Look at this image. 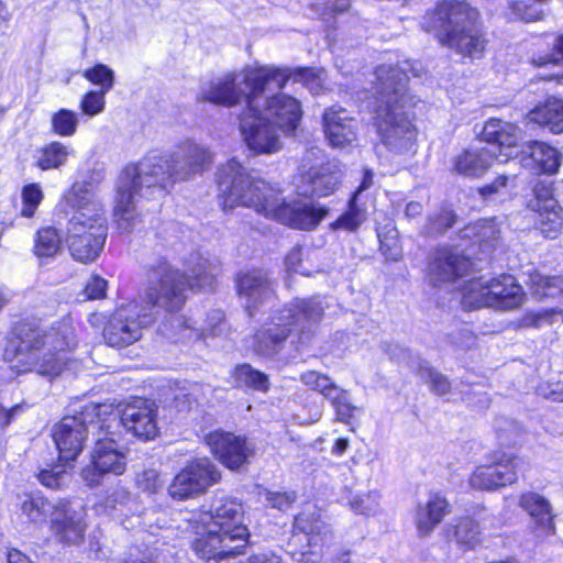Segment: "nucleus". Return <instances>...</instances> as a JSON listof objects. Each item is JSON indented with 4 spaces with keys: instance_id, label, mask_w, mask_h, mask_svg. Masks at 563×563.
<instances>
[{
    "instance_id": "obj_12",
    "label": "nucleus",
    "mask_w": 563,
    "mask_h": 563,
    "mask_svg": "<svg viewBox=\"0 0 563 563\" xmlns=\"http://www.w3.org/2000/svg\"><path fill=\"white\" fill-rule=\"evenodd\" d=\"M245 80L252 89L251 107L256 104L266 86L285 87L289 80L300 82L313 95L323 90L324 70L307 67H277L273 65L245 67Z\"/></svg>"
},
{
    "instance_id": "obj_18",
    "label": "nucleus",
    "mask_w": 563,
    "mask_h": 563,
    "mask_svg": "<svg viewBox=\"0 0 563 563\" xmlns=\"http://www.w3.org/2000/svg\"><path fill=\"white\" fill-rule=\"evenodd\" d=\"M534 198L529 207L536 213V227L547 239H556L563 228V208L553 196L552 187L538 183L533 189Z\"/></svg>"
},
{
    "instance_id": "obj_33",
    "label": "nucleus",
    "mask_w": 563,
    "mask_h": 563,
    "mask_svg": "<svg viewBox=\"0 0 563 563\" xmlns=\"http://www.w3.org/2000/svg\"><path fill=\"white\" fill-rule=\"evenodd\" d=\"M499 236V228L494 219H482L466 225L461 231V239L468 240L471 246H478L479 251L485 253L490 250L493 243Z\"/></svg>"
},
{
    "instance_id": "obj_17",
    "label": "nucleus",
    "mask_w": 563,
    "mask_h": 563,
    "mask_svg": "<svg viewBox=\"0 0 563 563\" xmlns=\"http://www.w3.org/2000/svg\"><path fill=\"white\" fill-rule=\"evenodd\" d=\"M517 456L495 452L487 463L477 466L470 476V486L478 490H496L517 481Z\"/></svg>"
},
{
    "instance_id": "obj_24",
    "label": "nucleus",
    "mask_w": 563,
    "mask_h": 563,
    "mask_svg": "<svg viewBox=\"0 0 563 563\" xmlns=\"http://www.w3.org/2000/svg\"><path fill=\"white\" fill-rule=\"evenodd\" d=\"M562 158V153L547 142L530 141L522 147L520 164L537 174L554 175Z\"/></svg>"
},
{
    "instance_id": "obj_50",
    "label": "nucleus",
    "mask_w": 563,
    "mask_h": 563,
    "mask_svg": "<svg viewBox=\"0 0 563 563\" xmlns=\"http://www.w3.org/2000/svg\"><path fill=\"white\" fill-rule=\"evenodd\" d=\"M106 95L100 91L86 92L79 103L82 114L92 118L103 112L106 107Z\"/></svg>"
},
{
    "instance_id": "obj_22",
    "label": "nucleus",
    "mask_w": 563,
    "mask_h": 563,
    "mask_svg": "<svg viewBox=\"0 0 563 563\" xmlns=\"http://www.w3.org/2000/svg\"><path fill=\"white\" fill-rule=\"evenodd\" d=\"M322 130L332 148L352 146L357 140V121L340 106L327 108L322 114Z\"/></svg>"
},
{
    "instance_id": "obj_39",
    "label": "nucleus",
    "mask_w": 563,
    "mask_h": 563,
    "mask_svg": "<svg viewBox=\"0 0 563 563\" xmlns=\"http://www.w3.org/2000/svg\"><path fill=\"white\" fill-rule=\"evenodd\" d=\"M346 505L355 515L365 517L377 516L382 511L380 495L377 490L350 493L346 497Z\"/></svg>"
},
{
    "instance_id": "obj_25",
    "label": "nucleus",
    "mask_w": 563,
    "mask_h": 563,
    "mask_svg": "<svg viewBox=\"0 0 563 563\" xmlns=\"http://www.w3.org/2000/svg\"><path fill=\"white\" fill-rule=\"evenodd\" d=\"M294 531L297 536L302 533L307 539L309 550L301 553L303 563H318L320 554L318 548H322L330 539L331 533L324 522H322L314 514L301 512L294 520Z\"/></svg>"
},
{
    "instance_id": "obj_42",
    "label": "nucleus",
    "mask_w": 563,
    "mask_h": 563,
    "mask_svg": "<svg viewBox=\"0 0 563 563\" xmlns=\"http://www.w3.org/2000/svg\"><path fill=\"white\" fill-rule=\"evenodd\" d=\"M454 537L461 547L474 549L482 542V532L476 521L462 518L454 526Z\"/></svg>"
},
{
    "instance_id": "obj_26",
    "label": "nucleus",
    "mask_w": 563,
    "mask_h": 563,
    "mask_svg": "<svg viewBox=\"0 0 563 563\" xmlns=\"http://www.w3.org/2000/svg\"><path fill=\"white\" fill-rule=\"evenodd\" d=\"M245 95L246 92L238 87L235 75L228 73L202 84L198 100L231 108L238 104L242 98L245 99Z\"/></svg>"
},
{
    "instance_id": "obj_41",
    "label": "nucleus",
    "mask_w": 563,
    "mask_h": 563,
    "mask_svg": "<svg viewBox=\"0 0 563 563\" xmlns=\"http://www.w3.org/2000/svg\"><path fill=\"white\" fill-rule=\"evenodd\" d=\"M235 383L241 387L251 388L257 391L269 389V379L266 374L253 368L250 364L238 365L234 369Z\"/></svg>"
},
{
    "instance_id": "obj_48",
    "label": "nucleus",
    "mask_w": 563,
    "mask_h": 563,
    "mask_svg": "<svg viewBox=\"0 0 563 563\" xmlns=\"http://www.w3.org/2000/svg\"><path fill=\"white\" fill-rule=\"evenodd\" d=\"M70 462H60L51 468L40 471L37 478L40 483L48 488L55 489L65 485L69 478L67 468Z\"/></svg>"
},
{
    "instance_id": "obj_64",
    "label": "nucleus",
    "mask_w": 563,
    "mask_h": 563,
    "mask_svg": "<svg viewBox=\"0 0 563 563\" xmlns=\"http://www.w3.org/2000/svg\"><path fill=\"white\" fill-rule=\"evenodd\" d=\"M422 212V206L419 202L412 201L406 206L405 214L407 218L412 219Z\"/></svg>"
},
{
    "instance_id": "obj_2",
    "label": "nucleus",
    "mask_w": 563,
    "mask_h": 563,
    "mask_svg": "<svg viewBox=\"0 0 563 563\" xmlns=\"http://www.w3.org/2000/svg\"><path fill=\"white\" fill-rule=\"evenodd\" d=\"M212 155L192 140L180 142L172 152L154 151L137 164L128 165L119 175L113 216L122 232L134 229L140 198L162 196L177 181L202 173L211 164Z\"/></svg>"
},
{
    "instance_id": "obj_57",
    "label": "nucleus",
    "mask_w": 563,
    "mask_h": 563,
    "mask_svg": "<svg viewBox=\"0 0 563 563\" xmlns=\"http://www.w3.org/2000/svg\"><path fill=\"white\" fill-rule=\"evenodd\" d=\"M512 11L517 18L526 22L541 20L543 15V11L541 9L536 5H528L522 1L514 3Z\"/></svg>"
},
{
    "instance_id": "obj_19",
    "label": "nucleus",
    "mask_w": 563,
    "mask_h": 563,
    "mask_svg": "<svg viewBox=\"0 0 563 563\" xmlns=\"http://www.w3.org/2000/svg\"><path fill=\"white\" fill-rule=\"evenodd\" d=\"M206 444L219 462L230 470H239L247 463L253 449L244 437L214 430L205 438Z\"/></svg>"
},
{
    "instance_id": "obj_4",
    "label": "nucleus",
    "mask_w": 563,
    "mask_h": 563,
    "mask_svg": "<svg viewBox=\"0 0 563 563\" xmlns=\"http://www.w3.org/2000/svg\"><path fill=\"white\" fill-rule=\"evenodd\" d=\"M410 74L419 76V69L410 60L380 65L372 75L371 88L364 91L382 145L397 155L413 152L417 139L412 123L417 100L407 89Z\"/></svg>"
},
{
    "instance_id": "obj_63",
    "label": "nucleus",
    "mask_w": 563,
    "mask_h": 563,
    "mask_svg": "<svg viewBox=\"0 0 563 563\" xmlns=\"http://www.w3.org/2000/svg\"><path fill=\"white\" fill-rule=\"evenodd\" d=\"M544 320H545V316H543L541 313H528L523 318L522 322L525 325L540 327Z\"/></svg>"
},
{
    "instance_id": "obj_40",
    "label": "nucleus",
    "mask_w": 563,
    "mask_h": 563,
    "mask_svg": "<svg viewBox=\"0 0 563 563\" xmlns=\"http://www.w3.org/2000/svg\"><path fill=\"white\" fill-rule=\"evenodd\" d=\"M62 238L57 229L45 227L36 232L34 239V254L37 257H53L60 250Z\"/></svg>"
},
{
    "instance_id": "obj_10",
    "label": "nucleus",
    "mask_w": 563,
    "mask_h": 563,
    "mask_svg": "<svg viewBox=\"0 0 563 563\" xmlns=\"http://www.w3.org/2000/svg\"><path fill=\"white\" fill-rule=\"evenodd\" d=\"M328 303L320 297L294 299L277 310L254 336V351L264 357H274L284 349L291 333L298 334V345L310 341Z\"/></svg>"
},
{
    "instance_id": "obj_34",
    "label": "nucleus",
    "mask_w": 563,
    "mask_h": 563,
    "mask_svg": "<svg viewBox=\"0 0 563 563\" xmlns=\"http://www.w3.org/2000/svg\"><path fill=\"white\" fill-rule=\"evenodd\" d=\"M55 506L56 504H52L38 494H25L20 497L21 515L34 525L46 522L47 518H51Z\"/></svg>"
},
{
    "instance_id": "obj_37",
    "label": "nucleus",
    "mask_w": 563,
    "mask_h": 563,
    "mask_svg": "<svg viewBox=\"0 0 563 563\" xmlns=\"http://www.w3.org/2000/svg\"><path fill=\"white\" fill-rule=\"evenodd\" d=\"M79 113L67 108H60L51 114V132L59 137H73L79 128Z\"/></svg>"
},
{
    "instance_id": "obj_44",
    "label": "nucleus",
    "mask_w": 563,
    "mask_h": 563,
    "mask_svg": "<svg viewBox=\"0 0 563 563\" xmlns=\"http://www.w3.org/2000/svg\"><path fill=\"white\" fill-rule=\"evenodd\" d=\"M300 380L308 388L321 394L327 400H329L341 388L334 384L328 375L321 374L317 371L302 373Z\"/></svg>"
},
{
    "instance_id": "obj_36",
    "label": "nucleus",
    "mask_w": 563,
    "mask_h": 563,
    "mask_svg": "<svg viewBox=\"0 0 563 563\" xmlns=\"http://www.w3.org/2000/svg\"><path fill=\"white\" fill-rule=\"evenodd\" d=\"M366 220V210L357 205V195H352L347 209L332 223L330 230L355 232Z\"/></svg>"
},
{
    "instance_id": "obj_23",
    "label": "nucleus",
    "mask_w": 563,
    "mask_h": 563,
    "mask_svg": "<svg viewBox=\"0 0 563 563\" xmlns=\"http://www.w3.org/2000/svg\"><path fill=\"white\" fill-rule=\"evenodd\" d=\"M483 137L497 153V161L506 163L516 155V146L520 139V130L517 125L500 119H489L483 128Z\"/></svg>"
},
{
    "instance_id": "obj_59",
    "label": "nucleus",
    "mask_w": 563,
    "mask_h": 563,
    "mask_svg": "<svg viewBox=\"0 0 563 563\" xmlns=\"http://www.w3.org/2000/svg\"><path fill=\"white\" fill-rule=\"evenodd\" d=\"M301 256L302 249L297 246L294 247L285 258V265L289 272L299 273L301 275H308V272L301 268Z\"/></svg>"
},
{
    "instance_id": "obj_51",
    "label": "nucleus",
    "mask_w": 563,
    "mask_h": 563,
    "mask_svg": "<svg viewBox=\"0 0 563 563\" xmlns=\"http://www.w3.org/2000/svg\"><path fill=\"white\" fill-rule=\"evenodd\" d=\"M455 221L454 213L446 208H443L438 214L429 217L427 227L428 234H437L443 230L451 228Z\"/></svg>"
},
{
    "instance_id": "obj_30",
    "label": "nucleus",
    "mask_w": 563,
    "mask_h": 563,
    "mask_svg": "<svg viewBox=\"0 0 563 563\" xmlns=\"http://www.w3.org/2000/svg\"><path fill=\"white\" fill-rule=\"evenodd\" d=\"M448 500L439 493L430 494L424 504H419L415 522L420 537L429 536L448 512Z\"/></svg>"
},
{
    "instance_id": "obj_6",
    "label": "nucleus",
    "mask_w": 563,
    "mask_h": 563,
    "mask_svg": "<svg viewBox=\"0 0 563 563\" xmlns=\"http://www.w3.org/2000/svg\"><path fill=\"white\" fill-rule=\"evenodd\" d=\"M245 108L239 115V129L246 146L256 154H272L282 148L280 135L292 134L302 118L300 101L287 93L268 91L282 90L284 87L266 86L260 93L256 104L251 107L252 89L245 80Z\"/></svg>"
},
{
    "instance_id": "obj_38",
    "label": "nucleus",
    "mask_w": 563,
    "mask_h": 563,
    "mask_svg": "<svg viewBox=\"0 0 563 563\" xmlns=\"http://www.w3.org/2000/svg\"><path fill=\"white\" fill-rule=\"evenodd\" d=\"M532 294L538 298L561 297L563 300V277L534 272L529 277Z\"/></svg>"
},
{
    "instance_id": "obj_35",
    "label": "nucleus",
    "mask_w": 563,
    "mask_h": 563,
    "mask_svg": "<svg viewBox=\"0 0 563 563\" xmlns=\"http://www.w3.org/2000/svg\"><path fill=\"white\" fill-rule=\"evenodd\" d=\"M516 176L498 175L492 183L478 188L481 198L497 203L510 198L516 187Z\"/></svg>"
},
{
    "instance_id": "obj_11",
    "label": "nucleus",
    "mask_w": 563,
    "mask_h": 563,
    "mask_svg": "<svg viewBox=\"0 0 563 563\" xmlns=\"http://www.w3.org/2000/svg\"><path fill=\"white\" fill-rule=\"evenodd\" d=\"M107 405L89 404L77 416L64 417L53 429V439L59 452V462H74L84 448L87 434L102 429Z\"/></svg>"
},
{
    "instance_id": "obj_1",
    "label": "nucleus",
    "mask_w": 563,
    "mask_h": 563,
    "mask_svg": "<svg viewBox=\"0 0 563 563\" xmlns=\"http://www.w3.org/2000/svg\"><path fill=\"white\" fill-rule=\"evenodd\" d=\"M187 273L181 274L166 260L159 258L147 271L145 296L120 306L111 316L103 336L108 345L123 347L136 342L142 330L151 325L162 311L170 314L169 323L161 330L175 341L207 340L219 336L224 328L221 310L210 311L205 320L196 316L184 317L175 313L186 302V289H212L219 273V261L206 258L200 253L191 254L186 261Z\"/></svg>"
},
{
    "instance_id": "obj_16",
    "label": "nucleus",
    "mask_w": 563,
    "mask_h": 563,
    "mask_svg": "<svg viewBox=\"0 0 563 563\" xmlns=\"http://www.w3.org/2000/svg\"><path fill=\"white\" fill-rule=\"evenodd\" d=\"M108 416L103 418L110 426L123 427L134 437L151 440L157 434L156 407L151 400L137 398L123 410H113L108 406Z\"/></svg>"
},
{
    "instance_id": "obj_55",
    "label": "nucleus",
    "mask_w": 563,
    "mask_h": 563,
    "mask_svg": "<svg viewBox=\"0 0 563 563\" xmlns=\"http://www.w3.org/2000/svg\"><path fill=\"white\" fill-rule=\"evenodd\" d=\"M108 283L104 278L92 275L85 286V296L89 300L101 299L106 296Z\"/></svg>"
},
{
    "instance_id": "obj_61",
    "label": "nucleus",
    "mask_w": 563,
    "mask_h": 563,
    "mask_svg": "<svg viewBox=\"0 0 563 563\" xmlns=\"http://www.w3.org/2000/svg\"><path fill=\"white\" fill-rule=\"evenodd\" d=\"M249 563H282V559L273 552H263L251 556Z\"/></svg>"
},
{
    "instance_id": "obj_54",
    "label": "nucleus",
    "mask_w": 563,
    "mask_h": 563,
    "mask_svg": "<svg viewBox=\"0 0 563 563\" xmlns=\"http://www.w3.org/2000/svg\"><path fill=\"white\" fill-rule=\"evenodd\" d=\"M296 495L295 493H278V492H265L264 500L272 508H276L279 510H285L290 507V505L295 501Z\"/></svg>"
},
{
    "instance_id": "obj_49",
    "label": "nucleus",
    "mask_w": 563,
    "mask_h": 563,
    "mask_svg": "<svg viewBox=\"0 0 563 563\" xmlns=\"http://www.w3.org/2000/svg\"><path fill=\"white\" fill-rule=\"evenodd\" d=\"M84 77L100 87V92L108 93L114 84L113 70L103 64H97L84 71Z\"/></svg>"
},
{
    "instance_id": "obj_8",
    "label": "nucleus",
    "mask_w": 563,
    "mask_h": 563,
    "mask_svg": "<svg viewBox=\"0 0 563 563\" xmlns=\"http://www.w3.org/2000/svg\"><path fill=\"white\" fill-rule=\"evenodd\" d=\"M65 200L75 210L67 229L69 252L78 262H92L102 251L108 231L103 207L95 198L93 185L76 181L65 194Z\"/></svg>"
},
{
    "instance_id": "obj_15",
    "label": "nucleus",
    "mask_w": 563,
    "mask_h": 563,
    "mask_svg": "<svg viewBox=\"0 0 563 563\" xmlns=\"http://www.w3.org/2000/svg\"><path fill=\"white\" fill-rule=\"evenodd\" d=\"M220 477V472L209 459H196L174 477L168 494L177 500L195 498L205 494Z\"/></svg>"
},
{
    "instance_id": "obj_21",
    "label": "nucleus",
    "mask_w": 563,
    "mask_h": 563,
    "mask_svg": "<svg viewBox=\"0 0 563 563\" xmlns=\"http://www.w3.org/2000/svg\"><path fill=\"white\" fill-rule=\"evenodd\" d=\"M239 297L250 317L274 298V288L266 272L252 269L241 273L236 279Z\"/></svg>"
},
{
    "instance_id": "obj_47",
    "label": "nucleus",
    "mask_w": 563,
    "mask_h": 563,
    "mask_svg": "<svg viewBox=\"0 0 563 563\" xmlns=\"http://www.w3.org/2000/svg\"><path fill=\"white\" fill-rule=\"evenodd\" d=\"M22 208L21 216L32 218L44 199L42 187L37 183L27 184L21 191Z\"/></svg>"
},
{
    "instance_id": "obj_9",
    "label": "nucleus",
    "mask_w": 563,
    "mask_h": 563,
    "mask_svg": "<svg viewBox=\"0 0 563 563\" xmlns=\"http://www.w3.org/2000/svg\"><path fill=\"white\" fill-rule=\"evenodd\" d=\"M479 13L464 1L443 0L426 12L421 27L463 56H482L486 41L478 23Z\"/></svg>"
},
{
    "instance_id": "obj_29",
    "label": "nucleus",
    "mask_w": 563,
    "mask_h": 563,
    "mask_svg": "<svg viewBox=\"0 0 563 563\" xmlns=\"http://www.w3.org/2000/svg\"><path fill=\"white\" fill-rule=\"evenodd\" d=\"M75 154L71 145L60 141H51L33 151L32 162L42 172L56 170L66 166Z\"/></svg>"
},
{
    "instance_id": "obj_27",
    "label": "nucleus",
    "mask_w": 563,
    "mask_h": 563,
    "mask_svg": "<svg viewBox=\"0 0 563 563\" xmlns=\"http://www.w3.org/2000/svg\"><path fill=\"white\" fill-rule=\"evenodd\" d=\"M387 352L393 360L406 364L409 368L416 371L421 378L427 379L434 393L445 395L450 390L451 385L448 378L432 369L419 355L398 344L390 345Z\"/></svg>"
},
{
    "instance_id": "obj_28",
    "label": "nucleus",
    "mask_w": 563,
    "mask_h": 563,
    "mask_svg": "<svg viewBox=\"0 0 563 563\" xmlns=\"http://www.w3.org/2000/svg\"><path fill=\"white\" fill-rule=\"evenodd\" d=\"M497 161V153L487 146H474L454 158V169L465 177H482Z\"/></svg>"
},
{
    "instance_id": "obj_32",
    "label": "nucleus",
    "mask_w": 563,
    "mask_h": 563,
    "mask_svg": "<svg viewBox=\"0 0 563 563\" xmlns=\"http://www.w3.org/2000/svg\"><path fill=\"white\" fill-rule=\"evenodd\" d=\"M528 120L532 123L548 128L553 134L563 133V100L549 98L534 107L528 113Z\"/></svg>"
},
{
    "instance_id": "obj_46",
    "label": "nucleus",
    "mask_w": 563,
    "mask_h": 563,
    "mask_svg": "<svg viewBox=\"0 0 563 563\" xmlns=\"http://www.w3.org/2000/svg\"><path fill=\"white\" fill-rule=\"evenodd\" d=\"M376 231L380 244V252L386 260L398 261L402 255V250L399 244L397 229L386 225L385 228H377Z\"/></svg>"
},
{
    "instance_id": "obj_58",
    "label": "nucleus",
    "mask_w": 563,
    "mask_h": 563,
    "mask_svg": "<svg viewBox=\"0 0 563 563\" xmlns=\"http://www.w3.org/2000/svg\"><path fill=\"white\" fill-rule=\"evenodd\" d=\"M538 394L553 401L563 402V383L542 384L538 388Z\"/></svg>"
},
{
    "instance_id": "obj_31",
    "label": "nucleus",
    "mask_w": 563,
    "mask_h": 563,
    "mask_svg": "<svg viewBox=\"0 0 563 563\" xmlns=\"http://www.w3.org/2000/svg\"><path fill=\"white\" fill-rule=\"evenodd\" d=\"M520 507L532 518L536 528L544 536H551L555 532L552 508L550 503L541 495L536 493H525L519 500Z\"/></svg>"
},
{
    "instance_id": "obj_62",
    "label": "nucleus",
    "mask_w": 563,
    "mask_h": 563,
    "mask_svg": "<svg viewBox=\"0 0 563 563\" xmlns=\"http://www.w3.org/2000/svg\"><path fill=\"white\" fill-rule=\"evenodd\" d=\"M373 172L371 169H365L362 181L353 195H357L358 197L363 191L367 190L373 185Z\"/></svg>"
},
{
    "instance_id": "obj_52",
    "label": "nucleus",
    "mask_w": 563,
    "mask_h": 563,
    "mask_svg": "<svg viewBox=\"0 0 563 563\" xmlns=\"http://www.w3.org/2000/svg\"><path fill=\"white\" fill-rule=\"evenodd\" d=\"M136 484L144 492L156 493L163 487L164 482L156 470L147 468L137 475Z\"/></svg>"
},
{
    "instance_id": "obj_53",
    "label": "nucleus",
    "mask_w": 563,
    "mask_h": 563,
    "mask_svg": "<svg viewBox=\"0 0 563 563\" xmlns=\"http://www.w3.org/2000/svg\"><path fill=\"white\" fill-rule=\"evenodd\" d=\"M316 12H318L324 20L327 16L334 12H343L350 8V0H319L313 4Z\"/></svg>"
},
{
    "instance_id": "obj_13",
    "label": "nucleus",
    "mask_w": 563,
    "mask_h": 563,
    "mask_svg": "<svg viewBox=\"0 0 563 563\" xmlns=\"http://www.w3.org/2000/svg\"><path fill=\"white\" fill-rule=\"evenodd\" d=\"M322 150L312 147L305 154L299 174L295 178L297 194L305 197H328L334 194L343 179V166L331 161L319 166L312 164L322 156Z\"/></svg>"
},
{
    "instance_id": "obj_7",
    "label": "nucleus",
    "mask_w": 563,
    "mask_h": 563,
    "mask_svg": "<svg viewBox=\"0 0 563 563\" xmlns=\"http://www.w3.org/2000/svg\"><path fill=\"white\" fill-rule=\"evenodd\" d=\"M16 345L7 347L4 357L16 374L35 372L42 376H58L66 367L68 354L77 346L75 327L64 320L49 329L21 323L15 329Z\"/></svg>"
},
{
    "instance_id": "obj_20",
    "label": "nucleus",
    "mask_w": 563,
    "mask_h": 563,
    "mask_svg": "<svg viewBox=\"0 0 563 563\" xmlns=\"http://www.w3.org/2000/svg\"><path fill=\"white\" fill-rule=\"evenodd\" d=\"M85 517V508L80 504L59 500L51 515V530L59 542L77 544L84 539Z\"/></svg>"
},
{
    "instance_id": "obj_45",
    "label": "nucleus",
    "mask_w": 563,
    "mask_h": 563,
    "mask_svg": "<svg viewBox=\"0 0 563 563\" xmlns=\"http://www.w3.org/2000/svg\"><path fill=\"white\" fill-rule=\"evenodd\" d=\"M329 401L335 411L336 420L346 424H350L355 413L361 411L360 407L352 404L350 393L343 388H340Z\"/></svg>"
},
{
    "instance_id": "obj_56",
    "label": "nucleus",
    "mask_w": 563,
    "mask_h": 563,
    "mask_svg": "<svg viewBox=\"0 0 563 563\" xmlns=\"http://www.w3.org/2000/svg\"><path fill=\"white\" fill-rule=\"evenodd\" d=\"M561 63H563V35L555 38L553 52L550 55L533 58V64L537 66H545L549 64L559 65Z\"/></svg>"
},
{
    "instance_id": "obj_60",
    "label": "nucleus",
    "mask_w": 563,
    "mask_h": 563,
    "mask_svg": "<svg viewBox=\"0 0 563 563\" xmlns=\"http://www.w3.org/2000/svg\"><path fill=\"white\" fill-rule=\"evenodd\" d=\"M23 411V405H15L10 409L0 405V429L7 428Z\"/></svg>"
},
{
    "instance_id": "obj_43",
    "label": "nucleus",
    "mask_w": 563,
    "mask_h": 563,
    "mask_svg": "<svg viewBox=\"0 0 563 563\" xmlns=\"http://www.w3.org/2000/svg\"><path fill=\"white\" fill-rule=\"evenodd\" d=\"M130 503V493L123 487L114 488L104 499L97 506L99 512H103L112 518L120 519L125 516L124 509Z\"/></svg>"
},
{
    "instance_id": "obj_3",
    "label": "nucleus",
    "mask_w": 563,
    "mask_h": 563,
    "mask_svg": "<svg viewBox=\"0 0 563 563\" xmlns=\"http://www.w3.org/2000/svg\"><path fill=\"white\" fill-rule=\"evenodd\" d=\"M219 198L227 212L235 207L257 213L298 230H312L327 217L329 209L318 202L282 197L280 190L254 177L235 158L229 159L217 174Z\"/></svg>"
},
{
    "instance_id": "obj_14",
    "label": "nucleus",
    "mask_w": 563,
    "mask_h": 563,
    "mask_svg": "<svg viewBox=\"0 0 563 563\" xmlns=\"http://www.w3.org/2000/svg\"><path fill=\"white\" fill-rule=\"evenodd\" d=\"M110 423L101 429L104 437L96 441L91 452V463L81 471V477L88 486H97L106 474L121 475L126 470L128 449L112 438Z\"/></svg>"
},
{
    "instance_id": "obj_5",
    "label": "nucleus",
    "mask_w": 563,
    "mask_h": 563,
    "mask_svg": "<svg viewBox=\"0 0 563 563\" xmlns=\"http://www.w3.org/2000/svg\"><path fill=\"white\" fill-rule=\"evenodd\" d=\"M460 255L449 247L437 250L428 267V278L435 287L444 285L461 288V303L465 309L490 307L497 310H512L520 307L526 294L512 275L501 274L490 279L483 277L471 279L460 286H454L471 267V250H462Z\"/></svg>"
}]
</instances>
